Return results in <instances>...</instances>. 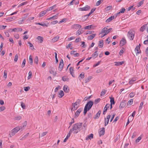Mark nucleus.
I'll list each match as a JSON object with an SVG mask.
<instances>
[{
  "instance_id": "ea45409f",
  "label": "nucleus",
  "mask_w": 148,
  "mask_h": 148,
  "mask_svg": "<svg viewBox=\"0 0 148 148\" xmlns=\"http://www.w3.org/2000/svg\"><path fill=\"white\" fill-rule=\"evenodd\" d=\"M38 57L37 56H36L34 60V62L37 64L38 63Z\"/></svg>"
},
{
  "instance_id": "5701e85b",
  "label": "nucleus",
  "mask_w": 148,
  "mask_h": 148,
  "mask_svg": "<svg viewBox=\"0 0 148 148\" xmlns=\"http://www.w3.org/2000/svg\"><path fill=\"white\" fill-rule=\"evenodd\" d=\"M103 40H100L99 41V47L102 48L103 47Z\"/></svg>"
},
{
  "instance_id": "9d476101",
  "label": "nucleus",
  "mask_w": 148,
  "mask_h": 148,
  "mask_svg": "<svg viewBox=\"0 0 148 148\" xmlns=\"http://www.w3.org/2000/svg\"><path fill=\"white\" fill-rule=\"evenodd\" d=\"M48 12V10H45L41 12L39 14V17H41L44 16Z\"/></svg>"
},
{
  "instance_id": "f257e3e1",
  "label": "nucleus",
  "mask_w": 148,
  "mask_h": 148,
  "mask_svg": "<svg viewBox=\"0 0 148 148\" xmlns=\"http://www.w3.org/2000/svg\"><path fill=\"white\" fill-rule=\"evenodd\" d=\"M82 123H78L73 125V127L70 130L73 132L74 134H76L79 132L82 127Z\"/></svg>"
},
{
  "instance_id": "8fccbe9b",
  "label": "nucleus",
  "mask_w": 148,
  "mask_h": 148,
  "mask_svg": "<svg viewBox=\"0 0 148 148\" xmlns=\"http://www.w3.org/2000/svg\"><path fill=\"white\" fill-rule=\"evenodd\" d=\"M26 60L25 59H24L23 60L22 65L21 67L22 68H23L24 67L26 63Z\"/></svg>"
},
{
  "instance_id": "e433bc0d",
  "label": "nucleus",
  "mask_w": 148,
  "mask_h": 148,
  "mask_svg": "<svg viewBox=\"0 0 148 148\" xmlns=\"http://www.w3.org/2000/svg\"><path fill=\"white\" fill-rule=\"evenodd\" d=\"M92 79L91 77H88L85 80V82L87 83L88 82H89L90 79Z\"/></svg>"
},
{
  "instance_id": "c85d7f7f",
  "label": "nucleus",
  "mask_w": 148,
  "mask_h": 148,
  "mask_svg": "<svg viewBox=\"0 0 148 148\" xmlns=\"http://www.w3.org/2000/svg\"><path fill=\"white\" fill-rule=\"evenodd\" d=\"M62 80L64 81H68L69 79L66 76H64L62 77Z\"/></svg>"
},
{
  "instance_id": "6e6552de",
  "label": "nucleus",
  "mask_w": 148,
  "mask_h": 148,
  "mask_svg": "<svg viewBox=\"0 0 148 148\" xmlns=\"http://www.w3.org/2000/svg\"><path fill=\"white\" fill-rule=\"evenodd\" d=\"M126 43V41L125 39L123 38L120 41L119 45L120 46H122L125 45Z\"/></svg>"
},
{
  "instance_id": "0e129e2a",
  "label": "nucleus",
  "mask_w": 148,
  "mask_h": 148,
  "mask_svg": "<svg viewBox=\"0 0 148 148\" xmlns=\"http://www.w3.org/2000/svg\"><path fill=\"white\" fill-rule=\"evenodd\" d=\"M81 40V39L80 38H78L75 39V42H78Z\"/></svg>"
},
{
  "instance_id": "7c9ffc66",
  "label": "nucleus",
  "mask_w": 148,
  "mask_h": 148,
  "mask_svg": "<svg viewBox=\"0 0 148 148\" xmlns=\"http://www.w3.org/2000/svg\"><path fill=\"white\" fill-rule=\"evenodd\" d=\"M125 11V9L124 8H122L120 10L119 12L116 14L117 15L120 14V13H124Z\"/></svg>"
},
{
  "instance_id": "338daca9",
  "label": "nucleus",
  "mask_w": 148,
  "mask_h": 148,
  "mask_svg": "<svg viewBox=\"0 0 148 148\" xmlns=\"http://www.w3.org/2000/svg\"><path fill=\"white\" fill-rule=\"evenodd\" d=\"M6 27V26L0 25V29L1 30L5 29Z\"/></svg>"
},
{
  "instance_id": "4468645a",
  "label": "nucleus",
  "mask_w": 148,
  "mask_h": 148,
  "mask_svg": "<svg viewBox=\"0 0 148 148\" xmlns=\"http://www.w3.org/2000/svg\"><path fill=\"white\" fill-rule=\"evenodd\" d=\"M93 138V135L92 134H91L88 135L86 138V140H91V139Z\"/></svg>"
},
{
  "instance_id": "ddd939ff",
  "label": "nucleus",
  "mask_w": 148,
  "mask_h": 148,
  "mask_svg": "<svg viewBox=\"0 0 148 148\" xmlns=\"http://www.w3.org/2000/svg\"><path fill=\"white\" fill-rule=\"evenodd\" d=\"M105 133V128L102 127L101 128V130L99 132V136H101L102 135H103Z\"/></svg>"
},
{
  "instance_id": "bb28decb",
  "label": "nucleus",
  "mask_w": 148,
  "mask_h": 148,
  "mask_svg": "<svg viewBox=\"0 0 148 148\" xmlns=\"http://www.w3.org/2000/svg\"><path fill=\"white\" fill-rule=\"evenodd\" d=\"M110 104H114L115 103V101H114V98L111 97H110Z\"/></svg>"
},
{
  "instance_id": "a19ab883",
  "label": "nucleus",
  "mask_w": 148,
  "mask_h": 148,
  "mask_svg": "<svg viewBox=\"0 0 148 148\" xmlns=\"http://www.w3.org/2000/svg\"><path fill=\"white\" fill-rule=\"evenodd\" d=\"M59 95H60L59 97L60 98L62 97L64 95V93L63 91L61 90L59 93Z\"/></svg>"
},
{
  "instance_id": "2f4dec72",
  "label": "nucleus",
  "mask_w": 148,
  "mask_h": 148,
  "mask_svg": "<svg viewBox=\"0 0 148 148\" xmlns=\"http://www.w3.org/2000/svg\"><path fill=\"white\" fill-rule=\"evenodd\" d=\"M112 8V7L111 6L109 5L107 7L105 8V10L106 11H108L110 10H111Z\"/></svg>"
},
{
  "instance_id": "4c0bfd02",
  "label": "nucleus",
  "mask_w": 148,
  "mask_h": 148,
  "mask_svg": "<svg viewBox=\"0 0 148 148\" xmlns=\"http://www.w3.org/2000/svg\"><path fill=\"white\" fill-rule=\"evenodd\" d=\"M57 15L53 16L51 17H50L49 18L47 19V20H51L53 18L54 19H56L57 18Z\"/></svg>"
},
{
  "instance_id": "f8f14e48",
  "label": "nucleus",
  "mask_w": 148,
  "mask_h": 148,
  "mask_svg": "<svg viewBox=\"0 0 148 148\" xmlns=\"http://www.w3.org/2000/svg\"><path fill=\"white\" fill-rule=\"evenodd\" d=\"M101 113V110H99L97 114L95 115V116L94 117L95 119H97L99 118Z\"/></svg>"
},
{
  "instance_id": "5fc2aeb1",
  "label": "nucleus",
  "mask_w": 148,
  "mask_h": 148,
  "mask_svg": "<svg viewBox=\"0 0 148 148\" xmlns=\"http://www.w3.org/2000/svg\"><path fill=\"white\" fill-rule=\"evenodd\" d=\"M21 106L23 109H24L25 108V104L23 102H21Z\"/></svg>"
},
{
  "instance_id": "680f3d73",
  "label": "nucleus",
  "mask_w": 148,
  "mask_h": 148,
  "mask_svg": "<svg viewBox=\"0 0 148 148\" xmlns=\"http://www.w3.org/2000/svg\"><path fill=\"white\" fill-rule=\"evenodd\" d=\"M112 29V28H110L106 30V35L108 34L111 31V30Z\"/></svg>"
},
{
  "instance_id": "4be33fe9",
  "label": "nucleus",
  "mask_w": 148,
  "mask_h": 148,
  "mask_svg": "<svg viewBox=\"0 0 148 148\" xmlns=\"http://www.w3.org/2000/svg\"><path fill=\"white\" fill-rule=\"evenodd\" d=\"M114 63H115V66H119L123 64L124 63V61H122L121 62H115Z\"/></svg>"
},
{
  "instance_id": "aec40b11",
  "label": "nucleus",
  "mask_w": 148,
  "mask_h": 148,
  "mask_svg": "<svg viewBox=\"0 0 148 148\" xmlns=\"http://www.w3.org/2000/svg\"><path fill=\"white\" fill-rule=\"evenodd\" d=\"M22 28H14L12 30V31H13L14 32H21V31H22Z\"/></svg>"
},
{
  "instance_id": "e2e57ef3",
  "label": "nucleus",
  "mask_w": 148,
  "mask_h": 148,
  "mask_svg": "<svg viewBox=\"0 0 148 148\" xmlns=\"http://www.w3.org/2000/svg\"><path fill=\"white\" fill-rule=\"evenodd\" d=\"M5 108L4 106H2L1 107H0V112L3 111L4 110Z\"/></svg>"
},
{
  "instance_id": "37998d69",
  "label": "nucleus",
  "mask_w": 148,
  "mask_h": 148,
  "mask_svg": "<svg viewBox=\"0 0 148 148\" xmlns=\"http://www.w3.org/2000/svg\"><path fill=\"white\" fill-rule=\"evenodd\" d=\"M101 100V99L99 98H97L95 99L94 101V103L95 104H97L98 103H99Z\"/></svg>"
},
{
  "instance_id": "473e14b6",
  "label": "nucleus",
  "mask_w": 148,
  "mask_h": 148,
  "mask_svg": "<svg viewBox=\"0 0 148 148\" xmlns=\"http://www.w3.org/2000/svg\"><path fill=\"white\" fill-rule=\"evenodd\" d=\"M92 14L90 12L88 14L84 16V17H86V18H84V19H83V21H84L86 20L88 18V16H89Z\"/></svg>"
},
{
  "instance_id": "6ab92c4d",
  "label": "nucleus",
  "mask_w": 148,
  "mask_h": 148,
  "mask_svg": "<svg viewBox=\"0 0 148 148\" xmlns=\"http://www.w3.org/2000/svg\"><path fill=\"white\" fill-rule=\"evenodd\" d=\"M63 90L66 93L68 92H69V89L68 88V87L67 86H64L63 88Z\"/></svg>"
},
{
  "instance_id": "bf43d9fd",
  "label": "nucleus",
  "mask_w": 148,
  "mask_h": 148,
  "mask_svg": "<svg viewBox=\"0 0 148 148\" xmlns=\"http://www.w3.org/2000/svg\"><path fill=\"white\" fill-rule=\"evenodd\" d=\"M106 90H104L102 91L101 92V96L104 95L106 94Z\"/></svg>"
},
{
  "instance_id": "0eeeda50",
  "label": "nucleus",
  "mask_w": 148,
  "mask_h": 148,
  "mask_svg": "<svg viewBox=\"0 0 148 148\" xmlns=\"http://www.w3.org/2000/svg\"><path fill=\"white\" fill-rule=\"evenodd\" d=\"M140 44H139L136 47L135 49V51L136 54H139L141 53V51L140 50Z\"/></svg>"
},
{
  "instance_id": "f704fd0d",
  "label": "nucleus",
  "mask_w": 148,
  "mask_h": 148,
  "mask_svg": "<svg viewBox=\"0 0 148 148\" xmlns=\"http://www.w3.org/2000/svg\"><path fill=\"white\" fill-rule=\"evenodd\" d=\"M56 5H53V6L49 7L48 9H47V10H48V12L54 9L56 7Z\"/></svg>"
},
{
  "instance_id": "09e8293b",
  "label": "nucleus",
  "mask_w": 148,
  "mask_h": 148,
  "mask_svg": "<svg viewBox=\"0 0 148 148\" xmlns=\"http://www.w3.org/2000/svg\"><path fill=\"white\" fill-rule=\"evenodd\" d=\"M136 81L135 79L133 78L132 79L130 80L129 82V84H132L133 83Z\"/></svg>"
},
{
  "instance_id": "6e6d98bb",
  "label": "nucleus",
  "mask_w": 148,
  "mask_h": 148,
  "mask_svg": "<svg viewBox=\"0 0 148 148\" xmlns=\"http://www.w3.org/2000/svg\"><path fill=\"white\" fill-rule=\"evenodd\" d=\"M50 73L53 74L54 76H55L56 74V72H54L53 70H51L50 71Z\"/></svg>"
},
{
  "instance_id": "7ed1b4c3",
  "label": "nucleus",
  "mask_w": 148,
  "mask_h": 148,
  "mask_svg": "<svg viewBox=\"0 0 148 148\" xmlns=\"http://www.w3.org/2000/svg\"><path fill=\"white\" fill-rule=\"evenodd\" d=\"M25 125H23V128L21 126L17 127L12 130L11 132L9 134V135L11 137L14 135L16 133H17L20 129H24V127L26 126Z\"/></svg>"
},
{
  "instance_id": "13d9d810",
  "label": "nucleus",
  "mask_w": 148,
  "mask_h": 148,
  "mask_svg": "<svg viewBox=\"0 0 148 148\" xmlns=\"http://www.w3.org/2000/svg\"><path fill=\"white\" fill-rule=\"evenodd\" d=\"M74 118H73L72 119L71 121L69 123L70 126L69 127V128L71 127V126L72 124L73 123H74Z\"/></svg>"
},
{
  "instance_id": "3c124183",
  "label": "nucleus",
  "mask_w": 148,
  "mask_h": 148,
  "mask_svg": "<svg viewBox=\"0 0 148 148\" xmlns=\"http://www.w3.org/2000/svg\"><path fill=\"white\" fill-rule=\"evenodd\" d=\"M84 73L83 72H82L79 75V76L81 77V78L82 79H83L84 78Z\"/></svg>"
},
{
  "instance_id": "864d4df0",
  "label": "nucleus",
  "mask_w": 148,
  "mask_h": 148,
  "mask_svg": "<svg viewBox=\"0 0 148 148\" xmlns=\"http://www.w3.org/2000/svg\"><path fill=\"white\" fill-rule=\"evenodd\" d=\"M18 56L17 54H16L15 55V58L14 59V61L15 62H16L18 60Z\"/></svg>"
},
{
  "instance_id": "603ef678",
  "label": "nucleus",
  "mask_w": 148,
  "mask_h": 148,
  "mask_svg": "<svg viewBox=\"0 0 148 148\" xmlns=\"http://www.w3.org/2000/svg\"><path fill=\"white\" fill-rule=\"evenodd\" d=\"M29 75L28 76V79H29L31 78L32 76V73L31 71H29L28 73Z\"/></svg>"
},
{
  "instance_id": "69168bd1",
  "label": "nucleus",
  "mask_w": 148,
  "mask_h": 148,
  "mask_svg": "<svg viewBox=\"0 0 148 148\" xmlns=\"http://www.w3.org/2000/svg\"><path fill=\"white\" fill-rule=\"evenodd\" d=\"M30 88L29 86L26 87L24 88V90L25 91H27L30 89Z\"/></svg>"
},
{
  "instance_id": "9b49d317",
  "label": "nucleus",
  "mask_w": 148,
  "mask_h": 148,
  "mask_svg": "<svg viewBox=\"0 0 148 148\" xmlns=\"http://www.w3.org/2000/svg\"><path fill=\"white\" fill-rule=\"evenodd\" d=\"M78 104L76 103L75 102L73 103L72 104V106L73 108H74L73 110L74 111L75 110H77L79 107Z\"/></svg>"
},
{
  "instance_id": "dca6fc26",
  "label": "nucleus",
  "mask_w": 148,
  "mask_h": 148,
  "mask_svg": "<svg viewBox=\"0 0 148 148\" xmlns=\"http://www.w3.org/2000/svg\"><path fill=\"white\" fill-rule=\"evenodd\" d=\"M126 105V102L125 101H122L120 103V108H124Z\"/></svg>"
},
{
  "instance_id": "c03bdc74",
  "label": "nucleus",
  "mask_w": 148,
  "mask_h": 148,
  "mask_svg": "<svg viewBox=\"0 0 148 148\" xmlns=\"http://www.w3.org/2000/svg\"><path fill=\"white\" fill-rule=\"evenodd\" d=\"M29 62L32 65L33 63V59L32 58V56L30 55L29 57Z\"/></svg>"
},
{
  "instance_id": "a211bd4d",
  "label": "nucleus",
  "mask_w": 148,
  "mask_h": 148,
  "mask_svg": "<svg viewBox=\"0 0 148 148\" xmlns=\"http://www.w3.org/2000/svg\"><path fill=\"white\" fill-rule=\"evenodd\" d=\"M60 38V37L58 36H56L55 37H54L51 40V41L53 42H55L57 41Z\"/></svg>"
},
{
  "instance_id": "72a5a7b5",
  "label": "nucleus",
  "mask_w": 148,
  "mask_h": 148,
  "mask_svg": "<svg viewBox=\"0 0 148 148\" xmlns=\"http://www.w3.org/2000/svg\"><path fill=\"white\" fill-rule=\"evenodd\" d=\"M107 29V28H106V27H104L103 29H102V30L100 34H102L103 33H105L106 34V30Z\"/></svg>"
},
{
  "instance_id": "49530a36",
  "label": "nucleus",
  "mask_w": 148,
  "mask_h": 148,
  "mask_svg": "<svg viewBox=\"0 0 148 148\" xmlns=\"http://www.w3.org/2000/svg\"><path fill=\"white\" fill-rule=\"evenodd\" d=\"M72 132H73L71 131V130H70L68 134H67L66 136V138H67L68 139L71 136V134Z\"/></svg>"
},
{
  "instance_id": "79ce46f5",
  "label": "nucleus",
  "mask_w": 148,
  "mask_h": 148,
  "mask_svg": "<svg viewBox=\"0 0 148 148\" xmlns=\"http://www.w3.org/2000/svg\"><path fill=\"white\" fill-rule=\"evenodd\" d=\"M73 26L74 28H76V27H77L79 28H80L81 27V25H80L78 24H75L73 25Z\"/></svg>"
},
{
  "instance_id": "58836bf2",
  "label": "nucleus",
  "mask_w": 148,
  "mask_h": 148,
  "mask_svg": "<svg viewBox=\"0 0 148 148\" xmlns=\"http://www.w3.org/2000/svg\"><path fill=\"white\" fill-rule=\"evenodd\" d=\"M144 0H142V1H140V2H138V3L137 6L138 7L140 6L141 5H142L144 3Z\"/></svg>"
},
{
  "instance_id": "a878e982",
  "label": "nucleus",
  "mask_w": 148,
  "mask_h": 148,
  "mask_svg": "<svg viewBox=\"0 0 148 148\" xmlns=\"http://www.w3.org/2000/svg\"><path fill=\"white\" fill-rule=\"evenodd\" d=\"M110 106V104H107L106 105L104 108V112H106L108 109L109 108Z\"/></svg>"
},
{
  "instance_id": "39448f33",
  "label": "nucleus",
  "mask_w": 148,
  "mask_h": 148,
  "mask_svg": "<svg viewBox=\"0 0 148 148\" xmlns=\"http://www.w3.org/2000/svg\"><path fill=\"white\" fill-rule=\"evenodd\" d=\"M82 108H80L75 113L74 116L75 118H76L78 116L80 113L82 112Z\"/></svg>"
},
{
  "instance_id": "1a4fd4ad",
  "label": "nucleus",
  "mask_w": 148,
  "mask_h": 148,
  "mask_svg": "<svg viewBox=\"0 0 148 148\" xmlns=\"http://www.w3.org/2000/svg\"><path fill=\"white\" fill-rule=\"evenodd\" d=\"M69 70L71 74L73 77H75V75L74 74V70L73 69V68L71 67H70L69 69Z\"/></svg>"
},
{
  "instance_id": "2eb2a0df",
  "label": "nucleus",
  "mask_w": 148,
  "mask_h": 148,
  "mask_svg": "<svg viewBox=\"0 0 148 148\" xmlns=\"http://www.w3.org/2000/svg\"><path fill=\"white\" fill-rule=\"evenodd\" d=\"M111 117V115H108L107 116V122H106V119L105 118V125L106 126L108 123L109 119Z\"/></svg>"
},
{
  "instance_id": "c9c22d12",
  "label": "nucleus",
  "mask_w": 148,
  "mask_h": 148,
  "mask_svg": "<svg viewBox=\"0 0 148 148\" xmlns=\"http://www.w3.org/2000/svg\"><path fill=\"white\" fill-rule=\"evenodd\" d=\"M15 18V17L14 16L12 17H8L7 20L10 21H12L13 20V19H14Z\"/></svg>"
},
{
  "instance_id": "cd10ccee",
  "label": "nucleus",
  "mask_w": 148,
  "mask_h": 148,
  "mask_svg": "<svg viewBox=\"0 0 148 148\" xmlns=\"http://www.w3.org/2000/svg\"><path fill=\"white\" fill-rule=\"evenodd\" d=\"M98 55L97 51H96L91 56L92 58L94 57L95 58L98 56Z\"/></svg>"
},
{
  "instance_id": "f3484780",
  "label": "nucleus",
  "mask_w": 148,
  "mask_h": 148,
  "mask_svg": "<svg viewBox=\"0 0 148 148\" xmlns=\"http://www.w3.org/2000/svg\"><path fill=\"white\" fill-rule=\"evenodd\" d=\"M114 18V16H112L107 19L106 21V22L108 23L111 21Z\"/></svg>"
},
{
  "instance_id": "20e7f679",
  "label": "nucleus",
  "mask_w": 148,
  "mask_h": 148,
  "mask_svg": "<svg viewBox=\"0 0 148 148\" xmlns=\"http://www.w3.org/2000/svg\"><path fill=\"white\" fill-rule=\"evenodd\" d=\"M135 32L132 30H130L128 32L127 36L130 40H133L134 38Z\"/></svg>"
},
{
  "instance_id": "052dcab7",
  "label": "nucleus",
  "mask_w": 148,
  "mask_h": 148,
  "mask_svg": "<svg viewBox=\"0 0 148 148\" xmlns=\"http://www.w3.org/2000/svg\"><path fill=\"white\" fill-rule=\"evenodd\" d=\"M136 132H135L132 134V138H135V137H136Z\"/></svg>"
},
{
  "instance_id": "b1692460",
  "label": "nucleus",
  "mask_w": 148,
  "mask_h": 148,
  "mask_svg": "<svg viewBox=\"0 0 148 148\" xmlns=\"http://www.w3.org/2000/svg\"><path fill=\"white\" fill-rule=\"evenodd\" d=\"M147 24L144 25L140 28V32H143L145 30V27H146Z\"/></svg>"
},
{
  "instance_id": "4d7b16f0",
  "label": "nucleus",
  "mask_w": 148,
  "mask_h": 148,
  "mask_svg": "<svg viewBox=\"0 0 148 148\" xmlns=\"http://www.w3.org/2000/svg\"><path fill=\"white\" fill-rule=\"evenodd\" d=\"M27 3L26 2H24L20 4L18 6V8H19L24 5H25Z\"/></svg>"
},
{
  "instance_id": "de8ad7c7",
  "label": "nucleus",
  "mask_w": 148,
  "mask_h": 148,
  "mask_svg": "<svg viewBox=\"0 0 148 148\" xmlns=\"http://www.w3.org/2000/svg\"><path fill=\"white\" fill-rule=\"evenodd\" d=\"M92 25L86 26L84 27L85 29H90L91 28Z\"/></svg>"
},
{
  "instance_id": "423d86ee",
  "label": "nucleus",
  "mask_w": 148,
  "mask_h": 148,
  "mask_svg": "<svg viewBox=\"0 0 148 148\" xmlns=\"http://www.w3.org/2000/svg\"><path fill=\"white\" fill-rule=\"evenodd\" d=\"M90 9V7L88 5L83 8H79V10L81 11H87L89 10Z\"/></svg>"
},
{
  "instance_id": "393cba45",
  "label": "nucleus",
  "mask_w": 148,
  "mask_h": 148,
  "mask_svg": "<svg viewBox=\"0 0 148 148\" xmlns=\"http://www.w3.org/2000/svg\"><path fill=\"white\" fill-rule=\"evenodd\" d=\"M64 66V64L63 63H60L59 64V68H58V70L60 71H61L63 67Z\"/></svg>"
},
{
  "instance_id": "774afa93",
  "label": "nucleus",
  "mask_w": 148,
  "mask_h": 148,
  "mask_svg": "<svg viewBox=\"0 0 148 148\" xmlns=\"http://www.w3.org/2000/svg\"><path fill=\"white\" fill-rule=\"evenodd\" d=\"M133 102V99H131L129 101H128V103L129 105H131L132 104Z\"/></svg>"
},
{
  "instance_id": "412c9836",
  "label": "nucleus",
  "mask_w": 148,
  "mask_h": 148,
  "mask_svg": "<svg viewBox=\"0 0 148 148\" xmlns=\"http://www.w3.org/2000/svg\"><path fill=\"white\" fill-rule=\"evenodd\" d=\"M96 34H93L90 35V36H88V39L89 40H92L94 37L96 36Z\"/></svg>"
},
{
  "instance_id": "f03ea898",
  "label": "nucleus",
  "mask_w": 148,
  "mask_h": 148,
  "mask_svg": "<svg viewBox=\"0 0 148 148\" xmlns=\"http://www.w3.org/2000/svg\"><path fill=\"white\" fill-rule=\"evenodd\" d=\"M93 101H90L87 102L84 107V115L86 114L87 111H88L91 109L93 105Z\"/></svg>"
},
{
  "instance_id": "a18cd8bd",
  "label": "nucleus",
  "mask_w": 148,
  "mask_h": 148,
  "mask_svg": "<svg viewBox=\"0 0 148 148\" xmlns=\"http://www.w3.org/2000/svg\"><path fill=\"white\" fill-rule=\"evenodd\" d=\"M36 24L37 25H41L43 27H44L45 26H46V27H47V25H46L45 23L42 24V23H36Z\"/></svg>"
},
{
  "instance_id": "c756f323",
  "label": "nucleus",
  "mask_w": 148,
  "mask_h": 148,
  "mask_svg": "<svg viewBox=\"0 0 148 148\" xmlns=\"http://www.w3.org/2000/svg\"><path fill=\"white\" fill-rule=\"evenodd\" d=\"M37 38L40 41V43H42L43 40V38L42 37L40 36H38Z\"/></svg>"
}]
</instances>
